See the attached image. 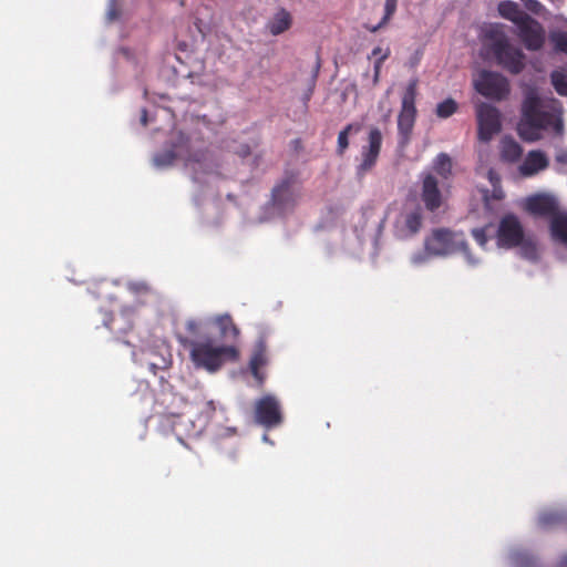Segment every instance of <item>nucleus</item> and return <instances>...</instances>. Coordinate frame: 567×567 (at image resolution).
Listing matches in <instances>:
<instances>
[{
	"mask_svg": "<svg viewBox=\"0 0 567 567\" xmlns=\"http://www.w3.org/2000/svg\"><path fill=\"white\" fill-rule=\"evenodd\" d=\"M517 131L518 135L527 142L538 141L544 131L561 135L564 132L561 103L553 97L540 96L535 89L527 90Z\"/></svg>",
	"mask_w": 567,
	"mask_h": 567,
	"instance_id": "obj_1",
	"label": "nucleus"
},
{
	"mask_svg": "<svg viewBox=\"0 0 567 567\" xmlns=\"http://www.w3.org/2000/svg\"><path fill=\"white\" fill-rule=\"evenodd\" d=\"M483 55L512 74H519L525 68V54L514 47L501 23H493L483 31Z\"/></svg>",
	"mask_w": 567,
	"mask_h": 567,
	"instance_id": "obj_2",
	"label": "nucleus"
},
{
	"mask_svg": "<svg viewBox=\"0 0 567 567\" xmlns=\"http://www.w3.org/2000/svg\"><path fill=\"white\" fill-rule=\"evenodd\" d=\"M524 210L533 217L545 218L554 241L567 244V212L559 207L557 198L548 194H535L524 202Z\"/></svg>",
	"mask_w": 567,
	"mask_h": 567,
	"instance_id": "obj_3",
	"label": "nucleus"
},
{
	"mask_svg": "<svg viewBox=\"0 0 567 567\" xmlns=\"http://www.w3.org/2000/svg\"><path fill=\"white\" fill-rule=\"evenodd\" d=\"M179 342L190 349V359L198 368L208 371H216L225 361H236L239 357L238 349L230 346H214L212 340L194 341L184 337L178 338Z\"/></svg>",
	"mask_w": 567,
	"mask_h": 567,
	"instance_id": "obj_4",
	"label": "nucleus"
},
{
	"mask_svg": "<svg viewBox=\"0 0 567 567\" xmlns=\"http://www.w3.org/2000/svg\"><path fill=\"white\" fill-rule=\"evenodd\" d=\"M173 150L164 151L155 154L153 163L157 167H166L174 163L176 158L185 162L186 167H190L194 173H197L196 165L200 167L207 159V153L193 144L189 136L183 132H177L172 141Z\"/></svg>",
	"mask_w": 567,
	"mask_h": 567,
	"instance_id": "obj_5",
	"label": "nucleus"
},
{
	"mask_svg": "<svg viewBox=\"0 0 567 567\" xmlns=\"http://www.w3.org/2000/svg\"><path fill=\"white\" fill-rule=\"evenodd\" d=\"M424 249L434 257L462 252L467 262L475 266L478 260L470 252L468 244L461 233L452 231L449 228H435L424 238Z\"/></svg>",
	"mask_w": 567,
	"mask_h": 567,
	"instance_id": "obj_6",
	"label": "nucleus"
},
{
	"mask_svg": "<svg viewBox=\"0 0 567 567\" xmlns=\"http://www.w3.org/2000/svg\"><path fill=\"white\" fill-rule=\"evenodd\" d=\"M496 238L499 247L514 248L522 246L525 257H536L535 244L530 240H525L523 225L514 214H506L502 217Z\"/></svg>",
	"mask_w": 567,
	"mask_h": 567,
	"instance_id": "obj_7",
	"label": "nucleus"
},
{
	"mask_svg": "<svg viewBox=\"0 0 567 567\" xmlns=\"http://www.w3.org/2000/svg\"><path fill=\"white\" fill-rule=\"evenodd\" d=\"M254 423L265 430H274L281 426L285 422L284 408L280 400L266 394L255 400L251 408Z\"/></svg>",
	"mask_w": 567,
	"mask_h": 567,
	"instance_id": "obj_8",
	"label": "nucleus"
},
{
	"mask_svg": "<svg viewBox=\"0 0 567 567\" xmlns=\"http://www.w3.org/2000/svg\"><path fill=\"white\" fill-rule=\"evenodd\" d=\"M417 83L416 79L411 80L402 97L401 111L398 116L399 144L402 147L409 144L415 124Z\"/></svg>",
	"mask_w": 567,
	"mask_h": 567,
	"instance_id": "obj_9",
	"label": "nucleus"
},
{
	"mask_svg": "<svg viewBox=\"0 0 567 567\" xmlns=\"http://www.w3.org/2000/svg\"><path fill=\"white\" fill-rule=\"evenodd\" d=\"M475 90L483 96L496 101L507 97L509 94V82L502 74L483 70L474 81Z\"/></svg>",
	"mask_w": 567,
	"mask_h": 567,
	"instance_id": "obj_10",
	"label": "nucleus"
},
{
	"mask_svg": "<svg viewBox=\"0 0 567 567\" xmlns=\"http://www.w3.org/2000/svg\"><path fill=\"white\" fill-rule=\"evenodd\" d=\"M300 189L297 187V177L292 173H288L272 188L271 205L280 210L286 212L292 209L300 198Z\"/></svg>",
	"mask_w": 567,
	"mask_h": 567,
	"instance_id": "obj_11",
	"label": "nucleus"
},
{
	"mask_svg": "<svg viewBox=\"0 0 567 567\" xmlns=\"http://www.w3.org/2000/svg\"><path fill=\"white\" fill-rule=\"evenodd\" d=\"M477 124H478V140L482 142H489L493 136L501 132L502 122L499 111L487 103H481L476 110Z\"/></svg>",
	"mask_w": 567,
	"mask_h": 567,
	"instance_id": "obj_12",
	"label": "nucleus"
},
{
	"mask_svg": "<svg viewBox=\"0 0 567 567\" xmlns=\"http://www.w3.org/2000/svg\"><path fill=\"white\" fill-rule=\"evenodd\" d=\"M516 27L518 29V37L527 50L536 51L543 47L545 42V31L538 21L528 14V17Z\"/></svg>",
	"mask_w": 567,
	"mask_h": 567,
	"instance_id": "obj_13",
	"label": "nucleus"
},
{
	"mask_svg": "<svg viewBox=\"0 0 567 567\" xmlns=\"http://www.w3.org/2000/svg\"><path fill=\"white\" fill-rule=\"evenodd\" d=\"M423 214L420 206L405 208L395 220V229L402 237H411L422 227Z\"/></svg>",
	"mask_w": 567,
	"mask_h": 567,
	"instance_id": "obj_14",
	"label": "nucleus"
},
{
	"mask_svg": "<svg viewBox=\"0 0 567 567\" xmlns=\"http://www.w3.org/2000/svg\"><path fill=\"white\" fill-rule=\"evenodd\" d=\"M268 363V350L265 337H260L254 347V351L249 361V368L254 378L261 384L266 375L262 369Z\"/></svg>",
	"mask_w": 567,
	"mask_h": 567,
	"instance_id": "obj_15",
	"label": "nucleus"
},
{
	"mask_svg": "<svg viewBox=\"0 0 567 567\" xmlns=\"http://www.w3.org/2000/svg\"><path fill=\"white\" fill-rule=\"evenodd\" d=\"M421 198L430 212H435L442 205V194L432 174H426L423 178Z\"/></svg>",
	"mask_w": 567,
	"mask_h": 567,
	"instance_id": "obj_16",
	"label": "nucleus"
},
{
	"mask_svg": "<svg viewBox=\"0 0 567 567\" xmlns=\"http://www.w3.org/2000/svg\"><path fill=\"white\" fill-rule=\"evenodd\" d=\"M548 161L546 156L539 151H532L527 154L523 164L519 166V172L524 176H532L539 171L546 168Z\"/></svg>",
	"mask_w": 567,
	"mask_h": 567,
	"instance_id": "obj_17",
	"label": "nucleus"
},
{
	"mask_svg": "<svg viewBox=\"0 0 567 567\" xmlns=\"http://www.w3.org/2000/svg\"><path fill=\"white\" fill-rule=\"evenodd\" d=\"M292 24L291 14L286 9H280L268 21L267 29L272 35H279L290 29Z\"/></svg>",
	"mask_w": 567,
	"mask_h": 567,
	"instance_id": "obj_18",
	"label": "nucleus"
},
{
	"mask_svg": "<svg viewBox=\"0 0 567 567\" xmlns=\"http://www.w3.org/2000/svg\"><path fill=\"white\" fill-rule=\"evenodd\" d=\"M498 12L499 14L512 21L513 23L520 24L522 21L528 17V14L520 9V7L513 1H503L498 4Z\"/></svg>",
	"mask_w": 567,
	"mask_h": 567,
	"instance_id": "obj_19",
	"label": "nucleus"
},
{
	"mask_svg": "<svg viewBox=\"0 0 567 567\" xmlns=\"http://www.w3.org/2000/svg\"><path fill=\"white\" fill-rule=\"evenodd\" d=\"M520 145L511 137H504L501 142L502 159L508 163L517 162L522 156Z\"/></svg>",
	"mask_w": 567,
	"mask_h": 567,
	"instance_id": "obj_20",
	"label": "nucleus"
},
{
	"mask_svg": "<svg viewBox=\"0 0 567 567\" xmlns=\"http://www.w3.org/2000/svg\"><path fill=\"white\" fill-rule=\"evenodd\" d=\"M215 323L219 329L220 334L225 339L236 340L239 336V329L234 323L229 315H221L216 317Z\"/></svg>",
	"mask_w": 567,
	"mask_h": 567,
	"instance_id": "obj_21",
	"label": "nucleus"
},
{
	"mask_svg": "<svg viewBox=\"0 0 567 567\" xmlns=\"http://www.w3.org/2000/svg\"><path fill=\"white\" fill-rule=\"evenodd\" d=\"M563 523L564 515L555 509H544L537 517V524L543 529H550Z\"/></svg>",
	"mask_w": 567,
	"mask_h": 567,
	"instance_id": "obj_22",
	"label": "nucleus"
},
{
	"mask_svg": "<svg viewBox=\"0 0 567 567\" xmlns=\"http://www.w3.org/2000/svg\"><path fill=\"white\" fill-rule=\"evenodd\" d=\"M361 131L360 123H349L339 132L337 140V154L342 156L349 147V135L357 134Z\"/></svg>",
	"mask_w": 567,
	"mask_h": 567,
	"instance_id": "obj_23",
	"label": "nucleus"
},
{
	"mask_svg": "<svg viewBox=\"0 0 567 567\" xmlns=\"http://www.w3.org/2000/svg\"><path fill=\"white\" fill-rule=\"evenodd\" d=\"M216 411V405L213 400H206L204 396L198 395L190 404L189 412L210 419Z\"/></svg>",
	"mask_w": 567,
	"mask_h": 567,
	"instance_id": "obj_24",
	"label": "nucleus"
},
{
	"mask_svg": "<svg viewBox=\"0 0 567 567\" xmlns=\"http://www.w3.org/2000/svg\"><path fill=\"white\" fill-rule=\"evenodd\" d=\"M453 163L452 158L446 153H440L433 161L434 172L443 179H449L452 176Z\"/></svg>",
	"mask_w": 567,
	"mask_h": 567,
	"instance_id": "obj_25",
	"label": "nucleus"
},
{
	"mask_svg": "<svg viewBox=\"0 0 567 567\" xmlns=\"http://www.w3.org/2000/svg\"><path fill=\"white\" fill-rule=\"evenodd\" d=\"M379 155L380 153L363 147L362 162L357 167V175L359 177H363L368 172H370L375 166Z\"/></svg>",
	"mask_w": 567,
	"mask_h": 567,
	"instance_id": "obj_26",
	"label": "nucleus"
},
{
	"mask_svg": "<svg viewBox=\"0 0 567 567\" xmlns=\"http://www.w3.org/2000/svg\"><path fill=\"white\" fill-rule=\"evenodd\" d=\"M398 0H385L384 3V14L381 21L375 25H365V29L371 33L378 32L380 29L384 28L396 11Z\"/></svg>",
	"mask_w": 567,
	"mask_h": 567,
	"instance_id": "obj_27",
	"label": "nucleus"
},
{
	"mask_svg": "<svg viewBox=\"0 0 567 567\" xmlns=\"http://www.w3.org/2000/svg\"><path fill=\"white\" fill-rule=\"evenodd\" d=\"M457 107L455 100L449 97L436 105L435 114L440 118H447L457 111Z\"/></svg>",
	"mask_w": 567,
	"mask_h": 567,
	"instance_id": "obj_28",
	"label": "nucleus"
},
{
	"mask_svg": "<svg viewBox=\"0 0 567 567\" xmlns=\"http://www.w3.org/2000/svg\"><path fill=\"white\" fill-rule=\"evenodd\" d=\"M551 82L559 95L567 96V74L560 71H555L551 74Z\"/></svg>",
	"mask_w": 567,
	"mask_h": 567,
	"instance_id": "obj_29",
	"label": "nucleus"
},
{
	"mask_svg": "<svg viewBox=\"0 0 567 567\" xmlns=\"http://www.w3.org/2000/svg\"><path fill=\"white\" fill-rule=\"evenodd\" d=\"M382 145V133L378 127H372L368 136V145L363 146L370 151L380 153Z\"/></svg>",
	"mask_w": 567,
	"mask_h": 567,
	"instance_id": "obj_30",
	"label": "nucleus"
},
{
	"mask_svg": "<svg viewBox=\"0 0 567 567\" xmlns=\"http://www.w3.org/2000/svg\"><path fill=\"white\" fill-rule=\"evenodd\" d=\"M391 50L386 48L384 53L374 61V81H378L384 61L390 56Z\"/></svg>",
	"mask_w": 567,
	"mask_h": 567,
	"instance_id": "obj_31",
	"label": "nucleus"
},
{
	"mask_svg": "<svg viewBox=\"0 0 567 567\" xmlns=\"http://www.w3.org/2000/svg\"><path fill=\"white\" fill-rule=\"evenodd\" d=\"M472 236L480 246L484 247L487 244V235L484 228H474Z\"/></svg>",
	"mask_w": 567,
	"mask_h": 567,
	"instance_id": "obj_32",
	"label": "nucleus"
},
{
	"mask_svg": "<svg viewBox=\"0 0 567 567\" xmlns=\"http://www.w3.org/2000/svg\"><path fill=\"white\" fill-rule=\"evenodd\" d=\"M430 257H433L432 255H429L426 250L419 251L411 257V262L415 266L422 265L429 260Z\"/></svg>",
	"mask_w": 567,
	"mask_h": 567,
	"instance_id": "obj_33",
	"label": "nucleus"
},
{
	"mask_svg": "<svg viewBox=\"0 0 567 567\" xmlns=\"http://www.w3.org/2000/svg\"><path fill=\"white\" fill-rule=\"evenodd\" d=\"M556 49L560 52L567 53V33H559L556 39Z\"/></svg>",
	"mask_w": 567,
	"mask_h": 567,
	"instance_id": "obj_34",
	"label": "nucleus"
},
{
	"mask_svg": "<svg viewBox=\"0 0 567 567\" xmlns=\"http://www.w3.org/2000/svg\"><path fill=\"white\" fill-rule=\"evenodd\" d=\"M185 327L186 331L192 336H197L199 333L200 323L197 320H188Z\"/></svg>",
	"mask_w": 567,
	"mask_h": 567,
	"instance_id": "obj_35",
	"label": "nucleus"
},
{
	"mask_svg": "<svg viewBox=\"0 0 567 567\" xmlns=\"http://www.w3.org/2000/svg\"><path fill=\"white\" fill-rule=\"evenodd\" d=\"M487 178L494 187L501 182L498 174L492 168L487 172Z\"/></svg>",
	"mask_w": 567,
	"mask_h": 567,
	"instance_id": "obj_36",
	"label": "nucleus"
},
{
	"mask_svg": "<svg viewBox=\"0 0 567 567\" xmlns=\"http://www.w3.org/2000/svg\"><path fill=\"white\" fill-rule=\"evenodd\" d=\"M526 6L535 13H539L540 9L543 8V6L536 0H529Z\"/></svg>",
	"mask_w": 567,
	"mask_h": 567,
	"instance_id": "obj_37",
	"label": "nucleus"
},
{
	"mask_svg": "<svg viewBox=\"0 0 567 567\" xmlns=\"http://www.w3.org/2000/svg\"><path fill=\"white\" fill-rule=\"evenodd\" d=\"M320 66H321L320 58L317 56V61H316V64H315V68H313V74H312V83L313 84H315V82L317 80V76L319 74Z\"/></svg>",
	"mask_w": 567,
	"mask_h": 567,
	"instance_id": "obj_38",
	"label": "nucleus"
},
{
	"mask_svg": "<svg viewBox=\"0 0 567 567\" xmlns=\"http://www.w3.org/2000/svg\"><path fill=\"white\" fill-rule=\"evenodd\" d=\"M132 289H134L135 291H146L148 290V287L146 284H133L131 286Z\"/></svg>",
	"mask_w": 567,
	"mask_h": 567,
	"instance_id": "obj_39",
	"label": "nucleus"
},
{
	"mask_svg": "<svg viewBox=\"0 0 567 567\" xmlns=\"http://www.w3.org/2000/svg\"><path fill=\"white\" fill-rule=\"evenodd\" d=\"M384 53V50H382L381 47H377L372 50L371 55L372 56H381Z\"/></svg>",
	"mask_w": 567,
	"mask_h": 567,
	"instance_id": "obj_40",
	"label": "nucleus"
},
{
	"mask_svg": "<svg viewBox=\"0 0 567 567\" xmlns=\"http://www.w3.org/2000/svg\"><path fill=\"white\" fill-rule=\"evenodd\" d=\"M239 154L243 157L248 156L250 154V147L248 145L241 146Z\"/></svg>",
	"mask_w": 567,
	"mask_h": 567,
	"instance_id": "obj_41",
	"label": "nucleus"
},
{
	"mask_svg": "<svg viewBox=\"0 0 567 567\" xmlns=\"http://www.w3.org/2000/svg\"><path fill=\"white\" fill-rule=\"evenodd\" d=\"M141 121L143 123V125L147 124V111L145 109L142 110Z\"/></svg>",
	"mask_w": 567,
	"mask_h": 567,
	"instance_id": "obj_42",
	"label": "nucleus"
},
{
	"mask_svg": "<svg viewBox=\"0 0 567 567\" xmlns=\"http://www.w3.org/2000/svg\"><path fill=\"white\" fill-rule=\"evenodd\" d=\"M559 567H567V557L564 556L560 558Z\"/></svg>",
	"mask_w": 567,
	"mask_h": 567,
	"instance_id": "obj_43",
	"label": "nucleus"
},
{
	"mask_svg": "<svg viewBox=\"0 0 567 567\" xmlns=\"http://www.w3.org/2000/svg\"><path fill=\"white\" fill-rule=\"evenodd\" d=\"M262 440L272 444L267 434H264Z\"/></svg>",
	"mask_w": 567,
	"mask_h": 567,
	"instance_id": "obj_44",
	"label": "nucleus"
}]
</instances>
